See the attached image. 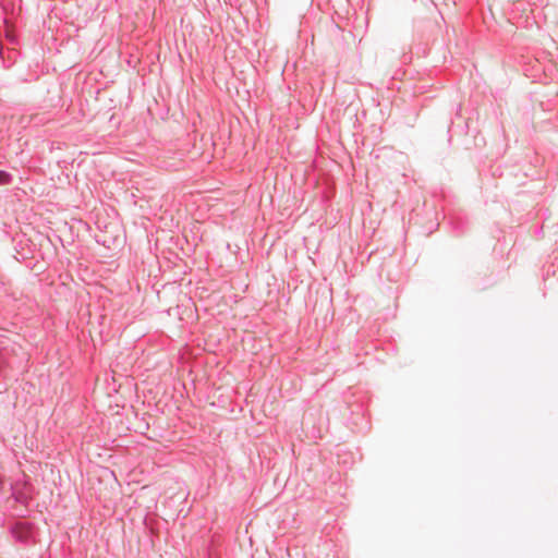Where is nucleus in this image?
Returning <instances> with one entry per match:
<instances>
[{"mask_svg":"<svg viewBox=\"0 0 558 558\" xmlns=\"http://www.w3.org/2000/svg\"><path fill=\"white\" fill-rule=\"evenodd\" d=\"M13 534L15 535V537H17L19 539H25L28 537V534H29V530H28V526L26 523L24 522H19L14 529H13Z\"/></svg>","mask_w":558,"mask_h":558,"instance_id":"f257e3e1","label":"nucleus"},{"mask_svg":"<svg viewBox=\"0 0 558 558\" xmlns=\"http://www.w3.org/2000/svg\"><path fill=\"white\" fill-rule=\"evenodd\" d=\"M9 182V174L4 171H0V184H5Z\"/></svg>","mask_w":558,"mask_h":558,"instance_id":"f03ea898","label":"nucleus"}]
</instances>
